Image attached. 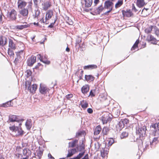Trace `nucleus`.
I'll use <instances>...</instances> for the list:
<instances>
[{
  "label": "nucleus",
  "instance_id": "f257e3e1",
  "mask_svg": "<svg viewBox=\"0 0 159 159\" xmlns=\"http://www.w3.org/2000/svg\"><path fill=\"white\" fill-rule=\"evenodd\" d=\"M33 3L32 1L29 2H28V5L26 7L23 8L20 11V14L23 17L25 18H27L29 12L32 11Z\"/></svg>",
  "mask_w": 159,
  "mask_h": 159
},
{
  "label": "nucleus",
  "instance_id": "f03ea898",
  "mask_svg": "<svg viewBox=\"0 0 159 159\" xmlns=\"http://www.w3.org/2000/svg\"><path fill=\"white\" fill-rule=\"evenodd\" d=\"M9 129L13 134L16 137L22 136L24 134V131L20 127L16 126L14 125L10 127Z\"/></svg>",
  "mask_w": 159,
  "mask_h": 159
},
{
  "label": "nucleus",
  "instance_id": "7ed1b4c3",
  "mask_svg": "<svg viewBox=\"0 0 159 159\" xmlns=\"http://www.w3.org/2000/svg\"><path fill=\"white\" fill-rule=\"evenodd\" d=\"M147 128L146 126L144 125L142 127L139 128L138 129L136 130V133L137 135H138L139 137L140 138L139 140L141 144H142L143 142L142 140L143 137L146 136V130Z\"/></svg>",
  "mask_w": 159,
  "mask_h": 159
},
{
  "label": "nucleus",
  "instance_id": "20e7f679",
  "mask_svg": "<svg viewBox=\"0 0 159 159\" xmlns=\"http://www.w3.org/2000/svg\"><path fill=\"white\" fill-rule=\"evenodd\" d=\"M31 82L30 81H26L25 84L26 88H28L30 92L34 93L37 89V86L36 84L31 85Z\"/></svg>",
  "mask_w": 159,
  "mask_h": 159
},
{
  "label": "nucleus",
  "instance_id": "39448f33",
  "mask_svg": "<svg viewBox=\"0 0 159 159\" xmlns=\"http://www.w3.org/2000/svg\"><path fill=\"white\" fill-rule=\"evenodd\" d=\"M17 13L14 9H11L8 11L7 17L11 20H15L17 18Z\"/></svg>",
  "mask_w": 159,
  "mask_h": 159
},
{
  "label": "nucleus",
  "instance_id": "423d86ee",
  "mask_svg": "<svg viewBox=\"0 0 159 159\" xmlns=\"http://www.w3.org/2000/svg\"><path fill=\"white\" fill-rule=\"evenodd\" d=\"M113 3L110 0L106 1L104 3V8L108 9L109 10L104 13L105 15H107L112 10L113 7Z\"/></svg>",
  "mask_w": 159,
  "mask_h": 159
},
{
  "label": "nucleus",
  "instance_id": "0eeeda50",
  "mask_svg": "<svg viewBox=\"0 0 159 159\" xmlns=\"http://www.w3.org/2000/svg\"><path fill=\"white\" fill-rule=\"evenodd\" d=\"M28 3L24 0H18L17 2L18 7L19 9L25 8Z\"/></svg>",
  "mask_w": 159,
  "mask_h": 159
},
{
  "label": "nucleus",
  "instance_id": "6e6552de",
  "mask_svg": "<svg viewBox=\"0 0 159 159\" xmlns=\"http://www.w3.org/2000/svg\"><path fill=\"white\" fill-rule=\"evenodd\" d=\"M17 57L15 58L14 62L16 63H18L21 59V56H23V51L20 50L16 52Z\"/></svg>",
  "mask_w": 159,
  "mask_h": 159
},
{
  "label": "nucleus",
  "instance_id": "1a4fd4ad",
  "mask_svg": "<svg viewBox=\"0 0 159 159\" xmlns=\"http://www.w3.org/2000/svg\"><path fill=\"white\" fill-rule=\"evenodd\" d=\"M36 57L35 56H31L29 58L27 61L28 66H32L33 64L36 62Z\"/></svg>",
  "mask_w": 159,
  "mask_h": 159
},
{
  "label": "nucleus",
  "instance_id": "9d476101",
  "mask_svg": "<svg viewBox=\"0 0 159 159\" xmlns=\"http://www.w3.org/2000/svg\"><path fill=\"white\" fill-rule=\"evenodd\" d=\"M42 5L43 6V9L44 11L47 10L51 6V2L49 1H47L43 3Z\"/></svg>",
  "mask_w": 159,
  "mask_h": 159
},
{
  "label": "nucleus",
  "instance_id": "9b49d317",
  "mask_svg": "<svg viewBox=\"0 0 159 159\" xmlns=\"http://www.w3.org/2000/svg\"><path fill=\"white\" fill-rule=\"evenodd\" d=\"M122 14L124 16L129 17L131 16L133 14L131 11L130 10H127L126 11L123 10Z\"/></svg>",
  "mask_w": 159,
  "mask_h": 159
},
{
  "label": "nucleus",
  "instance_id": "f8f14e48",
  "mask_svg": "<svg viewBox=\"0 0 159 159\" xmlns=\"http://www.w3.org/2000/svg\"><path fill=\"white\" fill-rule=\"evenodd\" d=\"M147 39L148 41L151 42L153 44H156L157 43V39L151 35H148L147 37Z\"/></svg>",
  "mask_w": 159,
  "mask_h": 159
},
{
  "label": "nucleus",
  "instance_id": "ddd939ff",
  "mask_svg": "<svg viewBox=\"0 0 159 159\" xmlns=\"http://www.w3.org/2000/svg\"><path fill=\"white\" fill-rule=\"evenodd\" d=\"M23 154L25 156L29 157L31 154V151L27 148H24L23 151Z\"/></svg>",
  "mask_w": 159,
  "mask_h": 159
},
{
  "label": "nucleus",
  "instance_id": "4468645a",
  "mask_svg": "<svg viewBox=\"0 0 159 159\" xmlns=\"http://www.w3.org/2000/svg\"><path fill=\"white\" fill-rule=\"evenodd\" d=\"M7 42V39L4 36L0 37V46H3L6 44Z\"/></svg>",
  "mask_w": 159,
  "mask_h": 159
},
{
  "label": "nucleus",
  "instance_id": "2eb2a0df",
  "mask_svg": "<svg viewBox=\"0 0 159 159\" xmlns=\"http://www.w3.org/2000/svg\"><path fill=\"white\" fill-rule=\"evenodd\" d=\"M25 24L22 25H17L16 26V29L18 30H22L23 29L25 28L29 27L30 26V25L27 24L26 22L24 23V24Z\"/></svg>",
  "mask_w": 159,
  "mask_h": 159
},
{
  "label": "nucleus",
  "instance_id": "dca6fc26",
  "mask_svg": "<svg viewBox=\"0 0 159 159\" xmlns=\"http://www.w3.org/2000/svg\"><path fill=\"white\" fill-rule=\"evenodd\" d=\"M77 152L76 149L74 148L72 149L68 150V153L66 156L67 157H71L74 154H75Z\"/></svg>",
  "mask_w": 159,
  "mask_h": 159
},
{
  "label": "nucleus",
  "instance_id": "f3484780",
  "mask_svg": "<svg viewBox=\"0 0 159 159\" xmlns=\"http://www.w3.org/2000/svg\"><path fill=\"white\" fill-rule=\"evenodd\" d=\"M89 88L88 85L83 86L81 88V91L83 93L85 94L86 93L89 91Z\"/></svg>",
  "mask_w": 159,
  "mask_h": 159
},
{
  "label": "nucleus",
  "instance_id": "a211bd4d",
  "mask_svg": "<svg viewBox=\"0 0 159 159\" xmlns=\"http://www.w3.org/2000/svg\"><path fill=\"white\" fill-rule=\"evenodd\" d=\"M97 68V66L95 65H89L84 66V69H96Z\"/></svg>",
  "mask_w": 159,
  "mask_h": 159
},
{
  "label": "nucleus",
  "instance_id": "6ab92c4d",
  "mask_svg": "<svg viewBox=\"0 0 159 159\" xmlns=\"http://www.w3.org/2000/svg\"><path fill=\"white\" fill-rule=\"evenodd\" d=\"M39 90L41 93L43 94H45L48 91V88L47 87L40 85Z\"/></svg>",
  "mask_w": 159,
  "mask_h": 159
},
{
  "label": "nucleus",
  "instance_id": "aec40b11",
  "mask_svg": "<svg viewBox=\"0 0 159 159\" xmlns=\"http://www.w3.org/2000/svg\"><path fill=\"white\" fill-rule=\"evenodd\" d=\"M53 15V11L52 10H48L46 14L45 19L49 20L51 18Z\"/></svg>",
  "mask_w": 159,
  "mask_h": 159
},
{
  "label": "nucleus",
  "instance_id": "412c9836",
  "mask_svg": "<svg viewBox=\"0 0 159 159\" xmlns=\"http://www.w3.org/2000/svg\"><path fill=\"white\" fill-rule=\"evenodd\" d=\"M84 2L85 6L86 7H91L92 3V0H84Z\"/></svg>",
  "mask_w": 159,
  "mask_h": 159
},
{
  "label": "nucleus",
  "instance_id": "4be33fe9",
  "mask_svg": "<svg viewBox=\"0 0 159 159\" xmlns=\"http://www.w3.org/2000/svg\"><path fill=\"white\" fill-rule=\"evenodd\" d=\"M85 80L87 81H92L94 79V77L91 75H85Z\"/></svg>",
  "mask_w": 159,
  "mask_h": 159
},
{
  "label": "nucleus",
  "instance_id": "5701e85b",
  "mask_svg": "<svg viewBox=\"0 0 159 159\" xmlns=\"http://www.w3.org/2000/svg\"><path fill=\"white\" fill-rule=\"evenodd\" d=\"M9 119H23L20 116L15 115H10L9 116Z\"/></svg>",
  "mask_w": 159,
  "mask_h": 159
},
{
  "label": "nucleus",
  "instance_id": "b1692460",
  "mask_svg": "<svg viewBox=\"0 0 159 159\" xmlns=\"http://www.w3.org/2000/svg\"><path fill=\"white\" fill-rule=\"evenodd\" d=\"M25 125L27 129L29 130L32 125V123L31 122V120H27Z\"/></svg>",
  "mask_w": 159,
  "mask_h": 159
},
{
  "label": "nucleus",
  "instance_id": "393cba45",
  "mask_svg": "<svg viewBox=\"0 0 159 159\" xmlns=\"http://www.w3.org/2000/svg\"><path fill=\"white\" fill-rule=\"evenodd\" d=\"M137 5L139 7H141L145 5V3L144 2V0H137Z\"/></svg>",
  "mask_w": 159,
  "mask_h": 159
},
{
  "label": "nucleus",
  "instance_id": "a878e982",
  "mask_svg": "<svg viewBox=\"0 0 159 159\" xmlns=\"http://www.w3.org/2000/svg\"><path fill=\"white\" fill-rule=\"evenodd\" d=\"M104 7H103L102 5H101L97 8H96L95 10L96 13L98 14H100V13L104 9Z\"/></svg>",
  "mask_w": 159,
  "mask_h": 159
},
{
  "label": "nucleus",
  "instance_id": "bb28decb",
  "mask_svg": "<svg viewBox=\"0 0 159 159\" xmlns=\"http://www.w3.org/2000/svg\"><path fill=\"white\" fill-rule=\"evenodd\" d=\"M101 130V128L100 125L98 126L95 129L94 132V134L97 135L99 134Z\"/></svg>",
  "mask_w": 159,
  "mask_h": 159
},
{
  "label": "nucleus",
  "instance_id": "cd10ccee",
  "mask_svg": "<svg viewBox=\"0 0 159 159\" xmlns=\"http://www.w3.org/2000/svg\"><path fill=\"white\" fill-rule=\"evenodd\" d=\"M81 107L83 108H86L88 106V104L86 100H83L80 101Z\"/></svg>",
  "mask_w": 159,
  "mask_h": 159
},
{
  "label": "nucleus",
  "instance_id": "c85d7f7f",
  "mask_svg": "<svg viewBox=\"0 0 159 159\" xmlns=\"http://www.w3.org/2000/svg\"><path fill=\"white\" fill-rule=\"evenodd\" d=\"M9 46L11 49L15 50L16 49V47L15 44L14 43L13 41L11 40H9Z\"/></svg>",
  "mask_w": 159,
  "mask_h": 159
},
{
  "label": "nucleus",
  "instance_id": "c756f323",
  "mask_svg": "<svg viewBox=\"0 0 159 159\" xmlns=\"http://www.w3.org/2000/svg\"><path fill=\"white\" fill-rule=\"evenodd\" d=\"M36 152L37 153L36 156L37 157H35L39 159H40L43 155V152L40 150H37Z\"/></svg>",
  "mask_w": 159,
  "mask_h": 159
},
{
  "label": "nucleus",
  "instance_id": "7c9ffc66",
  "mask_svg": "<svg viewBox=\"0 0 159 159\" xmlns=\"http://www.w3.org/2000/svg\"><path fill=\"white\" fill-rule=\"evenodd\" d=\"M76 148L78 151L81 152H85L84 146V145L78 146Z\"/></svg>",
  "mask_w": 159,
  "mask_h": 159
},
{
  "label": "nucleus",
  "instance_id": "2f4dec72",
  "mask_svg": "<svg viewBox=\"0 0 159 159\" xmlns=\"http://www.w3.org/2000/svg\"><path fill=\"white\" fill-rule=\"evenodd\" d=\"M78 142V140H75L72 142H69V147H74L75 146L76 144Z\"/></svg>",
  "mask_w": 159,
  "mask_h": 159
},
{
  "label": "nucleus",
  "instance_id": "473e14b6",
  "mask_svg": "<svg viewBox=\"0 0 159 159\" xmlns=\"http://www.w3.org/2000/svg\"><path fill=\"white\" fill-rule=\"evenodd\" d=\"M128 133L126 132H123L120 135V137L121 139L125 138L128 137Z\"/></svg>",
  "mask_w": 159,
  "mask_h": 159
},
{
  "label": "nucleus",
  "instance_id": "72a5a7b5",
  "mask_svg": "<svg viewBox=\"0 0 159 159\" xmlns=\"http://www.w3.org/2000/svg\"><path fill=\"white\" fill-rule=\"evenodd\" d=\"M96 88L95 89L91 90L90 92L89 95V96H90L91 97H94L95 96V93L96 92Z\"/></svg>",
  "mask_w": 159,
  "mask_h": 159
},
{
  "label": "nucleus",
  "instance_id": "f704fd0d",
  "mask_svg": "<svg viewBox=\"0 0 159 159\" xmlns=\"http://www.w3.org/2000/svg\"><path fill=\"white\" fill-rule=\"evenodd\" d=\"M139 43V40L137 39L135 42L132 48H131V50H134L136 48L138 47V44Z\"/></svg>",
  "mask_w": 159,
  "mask_h": 159
},
{
  "label": "nucleus",
  "instance_id": "c9c22d12",
  "mask_svg": "<svg viewBox=\"0 0 159 159\" xmlns=\"http://www.w3.org/2000/svg\"><path fill=\"white\" fill-rule=\"evenodd\" d=\"M148 9H143L141 12L142 14L144 16H147L148 15V13L147 12V10H148Z\"/></svg>",
  "mask_w": 159,
  "mask_h": 159
},
{
  "label": "nucleus",
  "instance_id": "e433bc0d",
  "mask_svg": "<svg viewBox=\"0 0 159 159\" xmlns=\"http://www.w3.org/2000/svg\"><path fill=\"white\" fill-rule=\"evenodd\" d=\"M109 129L107 127H104L102 130V132L104 135H107L109 132Z\"/></svg>",
  "mask_w": 159,
  "mask_h": 159
},
{
  "label": "nucleus",
  "instance_id": "4c0bfd02",
  "mask_svg": "<svg viewBox=\"0 0 159 159\" xmlns=\"http://www.w3.org/2000/svg\"><path fill=\"white\" fill-rule=\"evenodd\" d=\"M42 0H33L34 6L35 7H38V5L40 3Z\"/></svg>",
  "mask_w": 159,
  "mask_h": 159
},
{
  "label": "nucleus",
  "instance_id": "58836bf2",
  "mask_svg": "<svg viewBox=\"0 0 159 159\" xmlns=\"http://www.w3.org/2000/svg\"><path fill=\"white\" fill-rule=\"evenodd\" d=\"M85 135V132L84 131V130L82 131H79L77 133H76V137H78L80 135Z\"/></svg>",
  "mask_w": 159,
  "mask_h": 159
},
{
  "label": "nucleus",
  "instance_id": "ea45409f",
  "mask_svg": "<svg viewBox=\"0 0 159 159\" xmlns=\"http://www.w3.org/2000/svg\"><path fill=\"white\" fill-rule=\"evenodd\" d=\"M153 27L152 26H151L150 27L147 28L145 30V32L147 33H149L152 31Z\"/></svg>",
  "mask_w": 159,
  "mask_h": 159
},
{
  "label": "nucleus",
  "instance_id": "a19ab883",
  "mask_svg": "<svg viewBox=\"0 0 159 159\" xmlns=\"http://www.w3.org/2000/svg\"><path fill=\"white\" fill-rule=\"evenodd\" d=\"M123 4V1H119L116 3L115 5V7L116 8L120 7Z\"/></svg>",
  "mask_w": 159,
  "mask_h": 159
},
{
  "label": "nucleus",
  "instance_id": "79ce46f5",
  "mask_svg": "<svg viewBox=\"0 0 159 159\" xmlns=\"http://www.w3.org/2000/svg\"><path fill=\"white\" fill-rule=\"evenodd\" d=\"M108 153V152L105 150H103L102 151H101V155L102 157L104 158L107 156Z\"/></svg>",
  "mask_w": 159,
  "mask_h": 159
},
{
  "label": "nucleus",
  "instance_id": "37998d69",
  "mask_svg": "<svg viewBox=\"0 0 159 159\" xmlns=\"http://www.w3.org/2000/svg\"><path fill=\"white\" fill-rule=\"evenodd\" d=\"M66 22L67 23L70 25H72L73 24V22L72 20L70 19L69 17H67Z\"/></svg>",
  "mask_w": 159,
  "mask_h": 159
},
{
  "label": "nucleus",
  "instance_id": "c03bdc74",
  "mask_svg": "<svg viewBox=\"0 0 159 159\" xmlns=\"http://www.w3.org/2000/svg\"><path fill=\"white\" fill-rule=\"evenodd\" d=\"M85 151L81 152L79 153V154L76 157L77 159H80L84 155Z\"/></svg>",
  "mask_w": 159,
  "mask_h": 159
},
{
  "label": "nucleus",
  "instance_id": "a18cd8bd",
  "mask_svg": "<svg viewBox=\"0 0 159 159\" xmlns=\"http://www.w3.org/2000/svg\"><path fill=\"white\" fill-rule=\"evenodd\" d=\"M40 14V10H37L35 11V13L34 17L35 18H38Z\"/></svg>",
  "mask_w": 159,
  "mask_h": 159
},
{
  "label": "nucleus",
  "instance_id": "49530a36",
  "mask_svg": "<svg viewBox=\"0 0 159 159\" xmlns=\"http://www.w3.org/2000/svg\"><path fill=\"white\" fill-rule=\"evenodd\" d=\"M8 53L10 57H13L14 55L13 51L10 48H8Z\"/></svg>",
  "mask_w": 159,
  "mask_h": 159
},
{
  "label": "nucleus",
  "instance_id": "de8ad7c7",
  "mask_svg": "<svg viewBox=\"0 0 159 159\" xmlns=\"http://www.w3.org/2000/svg\"><path fill=\"white\" fill-rule=\"evenodd\" d=\"M158 141V138L155 137L153 138V139L152 141V142H150L151 146H152V144L153 145V143H154L155 144L157 143V142Z\"/></svg>",
  "mask_w": 159,
  "mask_h": 159
},
{
  "label": "nucleus",
  "instance_id": "09e8293b",
  "mask_svg": "<svg viewBox=\"0 0 159 159\" xmlns=\"http://www.w3.org/2000/svg\"><path fill=\"white\" fill-rule=\"evenodd\" d=\"M25 73L26 74V76L27 77H29L32 74V72L29 70H27L25 71Z\"/></svg>",
  "mask_w": 159,
  "mask_h": 159
},
{
  "label": "nucleus",
  "instance_id": "8fccbe9b",
  "mask_svg": "<svg viewBox=\"0 0 159 159\" xmlns=\"http://www.w3.org/2000/svg\"><path fill=\"white\" fill-rule=\"evenodd\" d=\"M156 34L158 36L159 35V30L156 27H154Z\"/></svg>",
  "mask_w": 159,
  "mask_h": 159
},
{
  "label": "nucleus",
  "instance_id": "3c124183",
  "mask_svg": "<svg viewBox=\"0 0 159 159\" xmlns=\"http://www.w3.org/2000/svg\"><path fill=\"white\" fill-rule=\"evenodd\" d=\"M114 142V139L112 138H110L108 141V143L109 145H111Z\"/></svg>",
  "mask_w": 159,
  "mask_h": 159
},
{
  "label": "nucleus",
  "instance_id": "603ef678",
  "mask_svg": "<svg viewBox=\"0 0 159 159\" xmlns=\"http://www.w3.org/2000/svg\"><path fill=\"white\" fill-rule=\"evenodd\" d=\"M11 105V102H8L5 103L3 104L2 106L5 107H7Z\"/></svg>",
  "mask_w": 159,
  "mask_h": 159
},
{
  "label": "nucleus",
  "instance_id": "864d4df0",
  "mask_svg": "<svg viewBox=\"0 0 159 159\" xmlns=\"http://www.w3.org/2000/svg\"><path fill=\"white\" fill-rule=\"evenodd\" d=\"M73 97V95L72 94H70L66 95L65 98L68 100L70 99V98H71Z\"/></svg>",
  "mask_w": 159,
  "mask_h": 159
},
{
  "label": "nucleus",
  "instance_id": "5fc2aeb1",
  "mask_svg": "<svg viewBox=\"0 0 159 159\" xmlns=\"http://www.w3.org/2000/svg\"><path fill=\"white\" fill-rule=\"evenodd\" d=\"M132 9L133 11H134L135 12H136L137 11V10L136 8L134 6V4H132Z\"/></svg>",
  "mask_w": 159,
  "mask_h": 159
},
{
  "label": "nucleus",
  "instance_id": "6e6d98bb",
  "mask_svg": "<svg viewBox=\"0 0 159 159\" xmlns=\"http://www.w3.org/2000/svg\"><path fill=\"white\" fill-rule=\"evenodd\" d=\"M87 112L90 114H91L93 112V110L91 108H89L87 110Z\"/></svg>",
  "mask_w": 159,
  "mask_h": 159
},
{
  "label": "nucleus",
  "instance_id": "4d7b16f0",
  "mask_svg": "<svg viewBox=\"0 0 159 159\" xmlns=\"http://www.w3.org/2000/svg\"><path fill=\"white\" fill-rule=\"evenodd\" d=\"M56 20H55L54 21L53 23H51L48 26V28H52L53 27L54 23H55Z\"/></svg>",
  "mask_w": 159,
  "mask_h": 159
},
{
  "label": "nucleus",
  "instance_id": "13d9d810",
  "mask_svg": "<svg viewBox=\"0 0 159 159\" xmlns=\"http://www.w3.org/2000/svg\"><path fill=\"white\" fill-rule=\"evenodd\" d=\"M83 71L82 70L81 72V73H80L79 75V78L80 80L82 79V76L83 74Z\"/></svg>",
  "mask_w": 159,
  "mask_h": 159
},
{
  "label": "nucleus",
  "instance_id": "bf43d9fd",
  "mask_svg": "<svg viewBox=\"0 0 159 159\" xmlns=\"http://www.w3.org/2000/svg\"><path fill=\"white\" fill-rule=\"evenodd\" d=\"M37 58L39 59L41 61H42V58L43 57H42L41 55L40 54H38L37 55Z\"/></svg>",
  "mask_w": 159,
  "mask_h": 159
},
{
  "label": "nucleus",
  "instance_id": "052dcab7",
  "mask_svg": "<svg viewBox=\"0 0 159 159\" xmlns=\"http://www.w3.org/2000/svg\"><path fill=\"white\" fill-rule=\"evenodd\" d=\"M151 127H152V128H153L155 129H157V127L156 123L152 124L151 126Z\"/></svg>",
  "mask_w": 159,
  "mask_h": 159
},
{
  "label": "nucleus",
  "instance_id": "680f3d73",
  "mask_svg": "<svg viewBox=\"0 0 159 159\" xmlns=\"http://www.w3.org/2000/svg\"><path fill=\"white\" fill-rule=\"evenodd\" d=\"M2 23V15H0V25Z\"/></svg>",
  "mask_w": 159,
  "mask_h": 159
},
{
  "label": "nucleus",
  "instance_id": "e2e57ef3",
  "mask_svg": "<svg viewBox=\"0 0 159 159\" xmlns=\"http://www.w3.org/2000/svg\"><path fill=\"white\" fill-rule=\"evenodd\" d=\"M99 0H94V4L95 6H96L99 2Z\"/></svg>",
  "mask_w": 159,
  "mask_h": 159
},
{
  "label": "nucleus",
  "instance_id": "0e129e2a",
  "mask_svg": "<svg viewBox=\"0 0 159 159\" xmlns=\"http://www.w3.org/2000/svg\"><path fill=\"white\" fill-rule=\"evenodd\" d=\"M48 157L49 158H50L51 159H55L54 157H53L50 153H49L48 154Z\"/></svg>",
  "mask_w": 159,
  "mask_h": 159
},
{
  "label": "nucleus",
  "instance_id": "69168bd1",
  "mask_svg": "<svg viewBox=\"0 0 159 159\" xmlns=\"http://www.w3.org/2000/svg\"><path fill=\"white\" fill-rule=\"evenodd\" d=\"M88 158H89L88 155V154H87L82 159H88Z\"/></svg>",
  "mask_w": 159,
  "mask_h": 159
},
{
  "label": "nucleus",
  "instance_id": "338daca9",
  "mask_svg": "<svg viewBox=\"0 0 159 159\" xmlns=\"http://www.w3.org/2000/svg\"><path fill=\"white\" fill-rule=\"evenodd\" d=\"M109 120H102L103 124H106Z\"/></svg>",
  "mask_w": 159,
  "mask_h": 159
},
{
  "label": "nucleus",
  "instance_id": "774afa93",
  "mask_svg": "<svg viewBox=\"0 0 159 159\" xmlns=\"http://www.w3.org/2000/svg\"><path fill=\"white\" fill-rule=\"evenodd\" d=\"M43 63L47 64H49L50 63L49 61H43Z\"/></svg>",
  "mask_w": 159,
  "mask_h": 159
}]
</instances>
